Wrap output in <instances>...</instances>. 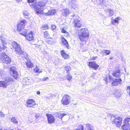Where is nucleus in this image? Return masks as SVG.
I'll use <instances>...</instances> for the list:
<instances>
[{
  "instance_id": "obj_25",
  "label": "nucleus",
  "mask_w": 130,
  "mask_h": 130,
  "mask_svg": "<svg viewBox=\"0 0 130 130\" xmlns=\"http://www.w3.org/2000/svg\"><path fill=\"white\" fill-rule=\"evenodd\" d=\"M4 81L6 83L10 84L11 82H12L13 81V79L12 78L10 77H7L4 79Z\"/></svg>"
},
{
  "instance_id": "obj_43",
  "label": "nucleus",
  "mask_w": 130,
  "mask_h": 130,
  "mask_svg": "<svg viewBox=\"0 0 130 130\" xmlns=\"http://www.w3.org/2000/svg\"><path fill=\"white\" fill-rule=\"evenodd\" d=\"M40 115L39 113L36 114L35 115V117L36 119H38L40 117Z\"/></svg>"
},
{
  "instance_id": "obj_44",
  "label": "nucleus",
  "mask_w": 130,
  "mask_h": 130,
  "mask_svg": "<svg viewBox=\"0 0 130 130\" xmlns=\"http://www.w3.org/2000/svg\"><path fill=\"white\" fill-rule=\"evenodd\" d=\"M36 0H27V2L29 3H33Z\"/></svg>"
},
{
  "instance_id": "obj_11",
  "label": "nucleus",
  "mask_w": 130,
  "mask_h": 130,
  "mask_svg": "<svg viewBox=\"0 0 130 130\" xmlns=\"http://www.w3.org/2000/svg\"><path fill=\"white\" fill-rule=\"evenodd\" d=\"M120 71L119 67H116L112 73V75L116 77H119L121 76Z\"/></svg>"
},
{
  "instance_id": "obj_32",
  "label": "nucleus",
  "mask_w": 130,
  "mask_h": 130,
  "mask_svg": "<svg viewBox=\"0 0 130 130\" xmlns=\"http://www.w3.org/2000/svg\"><path fill=\"white\" fill-rule=\"evenodd\" d=\"M107 12L108 13V14L110 17H111L113 15L114 12L113 11L110 9H108Z\"/></svg>"
},
{
  "instance_id": "obj_49",
  "label": "nucleus",
  "mask_w": 130,
  "mask_h": 130,
  "mask_svg": "<svg viewBox=\"0 0 130 130\" xmlns=\"http://www.w3.org/2000/svg\"><path fill=\"white\" fill-rule=\"evenodd\" d=\"M97 58V57H94L93 58V59L94 60H95L96 59V58Z\"/></svg>"
},
{
  "instance_id": "obj_46",
  "label": "nucleus",
  "mask_w": 130,
  "mask_h": 130,
  "mask_svg": "<svg viewBox=\"0 0 130 130\" xmlns=\"http://www.w3.org/2000/svg\"><path fill=\"white\" fill-rule=\"evenodd\" d=\"M0 114V115L1 117H4L5 115L2 112H1Z\"/></svg>"
},
{
  "instance_id": "obj_7",
  "label": "nucleus",
  "mask_w": 130,
  "mask_h": 130,
  "mask_svg": "<svg viewBox=\"0 0 130 130\" xmlns=\"http://www.w3.org/2000/svg\"><path fill=\"white\" fill-rule=\"evenodd\" d=\"M71 16L72 17L73 19V23L74 26L75 28H80L82 25L81 21L78 20L77 19L78 17L77 15L76 16L74 14H73Z\"/></svg>"
},
{
  "instance_id": "obj_52",
  "label": "nucleus",
  "mask_w": 130,
  "mask_h": 130,
  "mask_svg": "<svg viewBox=\"0 0 130 130\" xmlns=\"http://www.w3.org/2000/svg\"><path fill=\"white\" fill-rule=\"evenodd\" d=\"M4 130H8L7 129H5Z\"/></svg>"
},
{
  "instance_id": "obj_53",
  "label": "nucleus",
  "mask_w": 130,
  "mask_h": 130,
  "mask_svg": "<svg viewBox=\"0 0 130 130\" xmlns=\"http://www.w3.org/2000/svg\"><path fill=\"white\" fill-rule=\"evenodd\" d=\"M18 130H21V129H18Z\"/></svg>"
},
{
  "instance_id": "obj_5",
  "label": "nucleus",
  "mask_w": 130,
  "mask_h": 130,
  "mask_svg": "<svg viewBox=\"0 0 130 130\" xmlns=\"http://www.w3.org/2000/svg\"><path fill=\"white\" fill-rule=\"evenodd\" d=\"M89 35V31L87 28H82L79 35V39L81 41H85L87 38H88Z\"/></svg>"
},
{
  "instance_id": "obj_54",
  "label": "nucleus",
  "mask_w": 130,
  "mask_h": 130,
  "mask_svg": "<svg viewBox=\"0 0 130 130\" xmlns=\"http://www.w3.org/2000/svg\"><path fill=\"white\" fill-rule=\"evenodd\" d=\"M70 0H69V2H70ZM71 1H72V0H70Z\"/></svg>"
},
{
  "instance_id": "obj_48",
  "label": "nucleus",
  "mask_w": 130,
  "mask_h": 130,
  "mask_svg": "<svg viewBox=\"0 0 130 130\" xmlns=\"http://www.w3.org/2000/svg\"><path fill=\"white\" fill-rule=\"evenodd\" d=\"M2 50V48L1 47V46H0V52H1Z\"/></svg>"
},
{
  "instance_id": "obj_50",
  "label": "nucleus",
  "mask_w": 130,
  "mask_h": 130,
  "mask_svg": "<svg viewBox=\"0 0 130 130\" xmlns=\"http://www.w3.org/2000/svg\"><path fill=\"white\" fill-rule=\"evenodd\" d=\"M113 59V58L112 57H110L109 59Z\"/></svg>"
},
{
  "instance_id": "obj_20",
  "label": "nucleus",
  "mask_w": 130,
  "mask_h": 130,
  "mask_svg": "<svg viewBox=\"0 0 130 130\" xmlns=\"http://www.w3.org/2000/svg\"><path fill=\"white\" fill-rule=\"evenodd\" d=\"M61 55L64 59H67L69 58V55L66 54L63 50L61 51Z\"/></svg>"
},
{
  "instance_id": "obj_33",
  "label": "nucleus",
  "mask_w": 130,
  "mask_h": 130,
  "mask_svg": "<svg viewBox=\"0 0 130 130\" xmlns=\"http://www.w3.org/2000/svg\"><path fill=\"white\" fill-rule=\"evenodd\" d=\"M48 28V26L46 24L43 25L41 27V30H43L47 29Z\"/></svg>"
},
{
  "instance_id": "obj_6",
  "label": "nucleus",
  "mask_w": 130,
  "mask_h": 130,
  "mask_svg": "<svg viewBox=\"0 0 130 130\" xmlns=\"http://www.w3.org/2000/svg\"><path fill=\"white\" fill-rule=\"evenodd\" d=\"M1 59L2 62L7 64H9L11 62V59L4 52L1 54Z\"/></svg>"
},
{
  "instance_id": "obj_13",
  "label": "nucleus",
  "mask_w": 130,
  "mask_h": 130,
  "mask_svg": "<svg viewBox=\"0 0 130 130\" xmlns=\"http://www.w3.org/2000/svg\"><path fill=\"white\" fill-rule=\"evenodd\" d=\"M88 65L89 67L93 68L95 70H96L99 67V66L95 62H90Z\"/></svg>"
},
{
  "instance_id": "obj_17",
  "label": "nucleus",
  "mask_w": 130,
  "mask_h": 130,
  "mask_svg": "<svg viewBox=\"0 0 130 130\" xmlns=\"http://www.w3.org/2000/svg\"><path fill=\"white\" fill-rule=\"evenodd\" d=\"M69 10L67 8L62 9L61 10L62 14L64 17L67 16L69 13Z\"/></svg>"
},
{
  "instance_id": "obj_38",
  "label": "nucleus",
  "mask_w": 130,
  "mask_h": 130,
  "mask_svg": "<svg viewBox=\"0 0 130 130\" xmlns=\"http://www.w3.org/2000/svg\"><path fill=\"white\" fill-rule=\"evenodd\" d=\"M23 82L27 83L29 82V80L27 78H24L23 79Z\"/></svg>"
},
{
  "instance_id": "obj_18",
  "label": "nucleus",
  "mask_w": 130,
  "mask_h": 130,
  "mask_svg": "<svg viewBox=\"0 0 130 130\" xmlns=\"http://www.w3.org/2000/svg\"><path fill=\"white\" fill-rule=\"evenodd\" d=\"M61 41L63 44L68 49L69 48V46L68 42L65 38L62 37L61 38Z\"/></svg>"
},
{
  "instance_id": "obj_19",
  "label": "nucleus",
  "mask_w": 130,
  "mask_h": 130,
  "mask_svg": "<svg viewBox=\"0 0 130 130\" xmlns=\"http://www.w3.org/2000/svg\"><path fill=\"white\" fill-rule=\"evenodd\" d=\"M121 91L118 90H115V92L113 93V95L116 97H120L121 96Z\"/></svg>"
},
{
  "instance_id": "obj_3",
  "label": "nucleus",
  "mask_w": 130,
  "mask_h": 130,
  "mask_svg": "<svg viewBox=\"0 0 130 130\" xmlns=\"http://www.w3.org/2000/svg\"><path fill=\"white\" fill-rule=\"evenodd\" d=\"M108 117H111V120L113 124L118 127H120L122 124V118L119 116H116V115L108 113L107 115Z\"/></svg>"
},
{
  "instance_id": "obj_42",
  "label": "nucleus",
  "mask_w": 130,
  "mask_h": 130,
  "mask_svg": "<svg viewBox=\"0 0 130 130\" xmlns=\"http://www.w3.org/2000/svg\"><path fill=\"white\" fill-rule=\"evenodd\" d=\"M61 32L62 33H67L68 34V32L64 28H62L61 29Z\"/></svg>"
},
{
  "instance_id": "obj_15",
  "label": "nucleus",
  "mask_w": 130,
  "mask_h": 130,
  "mask_svg": "<svg viewBox=\"0 0 130 130\" xmlns=\"http://www.w3.org/2000/svg\"><path fill=\"white\" fill-rule=\"evenodd\" d=\"M27 106L29 107H32L36 104L35 101L32 99L28 100L27 102Z\"/></svg>"
},
{
  "instance_id": "obj_47",
  "label": "nucleus",
  "mask_w": 130,
  "mask_h": 130,
  "mask_svg": "<svg viewBox=\"0 0 130 130\" xmlns=\"http://www.w3.org/2000/svg\"><path fill=\"white\" fill-rule=\"evenodd\" d=\"M37 94H40V92L39 91H38L37 92Z\"/></svg>"
},
{
  "instance_id": "obj_36",
  "label": "nucleus",
  "mask_w": 130,
  "mask_h": 130,
  "mask_svg": "<svg viewBox=\"0 0 130 130\" xmlns=\"http://www.w3.org/2000/svg\"><path fill=\"white\" fill-rule=\"evenodd\" d=\"M34 71L36 73H40L41 72V71L39 70V69L37 66H36V67L34 69Z\"/></svg>"
},
{
  "instance_id": "obj_24",
  "label": "nucleus",
  "mask_w": 130,
  "mask_h": 130,
  "mask_svg": "<svg viewBox=\"0 0 130 130\" xmlns=\"http://www.w3.org/2000/svg\"><path fill=\"white\" fill-rule=\"evenodd\" d=\"M86 125L87 130H94V127L91 124L88 123L86 124Z\"/></svg>"
},
{
  "instance_id": "obj_8",
  "label": "nucleus",
  "mask_w": 130,
  "mask_h": 130,
  "mask_svg": "<svg viewBox=\"0 0 130 130\" xmlns=\"http://www.w3.org/2000/svg\"><path fill=\"white\" fill-rule=\"evenodd\" d=\"M109 80L110 83L112 82L111 85L113 86H117L118 84H121V83L122 80L120 78L118 79L114 78L111 77L110 75L109 76Z\"/></svg>"
},
{
  "instance_id": "obj_40",
  "label": "nucleus",
  "mask_w": 130,
  "mask_h": 130,
  "mask_svg": "<svg viewBox=\"0 0 130 130\" xmlns=\"http://www.w3.org/2000/svg\"><path fill=\"white\" fill-rule=\"evenodd\" d=\"M67 78L68 80H70L72 79V77L69 74L67 76Z\"/></svg>"
},
{
  "instance_id": "obj_9",
  "label": "nucleus",
  "mask_w": 130,
  "mask_h": 130,
  "mask_svg": "<svg viewBox=\"0 0 130 130\" xmlns=\"http://www.w3.org/2000/svg\"><path fill=\"white\" fill-rule=\"evenodd\" d=\"M70 99L69 96L67 95H65L63 96L61 102L63 105H67L70 103Z\"/></svg>"
},
{
  "instance_id": "obj_4",
  "label": "nucleus",
  "mask_w": 130,
  "mask_h": 130,
  "mask_svg": "<svg viewBox=\"0 0 130 130\" xmlns=\"http://www.w3.org/2000/svg\"><path fill=\"white\" fill-rule=\"evenodd\" d=\"M27 23L26 20L23 19L20 21V23L17 26V30L19 32L20 34L25 36L26 35L27 30L24 29L25 25Z\"/></svg>"
},
{
  "instance_id": "obj_51",
  "label": "nucleus",
  "mask_w": 130,
  "mask_h": 130,
  "mask_svg": "<svg viewBox=\"0 0 130 130\" xmlns=\"http://www.w3.org/2000/svg\"><path fill=\"white\" fill-rule=\"evenodd\" d=\"M47 78H48L47 77V78H45V80H46V79Z\"/></svg>"
},
{
  "instance_id": "obj_14",
  "label": "nucleus",
  "mask_w": 130,
  "mask_h": 130,
  "mask_svg": "<svg viewBox=\"0 0 130 130\" xmlns=\"http://www.w3.org/2000/svg\"><path fill=\"white\" fill-rule=\"evenodd\" d=\"M69 6L71 8L75 9L77 7V5L75 4V2L74 0H72V1L69 0Z\"/></svg>"
},
{
  "instance_id": "obj_45",
  "label": "nucleus",
  "mask_w": 130,
  "mask_h": 130,
  "mask_svg": "<svg viewBox=\"0 0 130 130\" xmlns=\"http://www.w3.org/2000/svg\"><path fill=\"white\" fill-rule=\"evenodd\" d=\"M51 28L52 29H55L56 28V26L55 25H52Z\"/></svg>"
},
{
  "instance_id": "obj_37",
  "label": "nucleus",
  "mask_w": 130,
  "mask_h": 130,
  "mask_svg": "<svg viewBox=\"0 0 130 130\" xmlns=\"http://www.w3.org/2000/svg\"><path fill=\"white\" fill-rule=\"evenodd\" d=\"M64 70H66L67 72H68L70 70V67L69 66L65 67L64 68Z\"/></svg>"
},
{
  "instance_id": "obj_34",
  "label": "nucleus",
  "mask_w": 130,
  "mask_h": 130,
  "mask_svg": "<svg viewBox=\"0 0 130 130\" xmlns=\"http://www.w3.org/2000/svg\"><path fill=\"white\" fill-rule=\"evenodd\" d=\"M100 4L101 5L107 6V5L106 4V0H100Z\"/></svg>"
},
{
  "instance_id": "obj_31",
  "label": "nucleus",
  "mask_w": 130,
  "mask_h": 130,
  "mask_svg": "<svg viewBox=\"0 0 130 130\" xmlns=\"http://www.w3.org/2000/svg\"><path fill=\"white\" fill-rule=\"evenodd\" d=\"M10 119L11 121L13 123L16 124L18 123V121L15 117H12V118H10Z\"/></svg>"
},
{
  "instance_id": "obj_1",
  "label": "nucleus",
  "mask_w": 130,
  "mask_h": 130,
  "mask_svg": "<svg viewBox=\"0 0 130 130\" xmlns=\"http://www.w3.org/2000/svg\"><path fill=\"white\" fill-rule=\"evenodd\" d=\"M11 45L12 47H11V49L12 50H14L16 53L18 54L19 55L23 54L25 56V55H26V56H25V57L27 60L26 62V64L27 67L31 68L32 67H33V63L31 62V61L27 57V55L26 54H25L24 53V52L21 50L20 45L15 42H12Z\"/></svg>"
},
{
  "instance_id": "obj_29",
  "label": "nucleus",
  "mask_w": 130,
  "mask_h": 130,
  "mask_svg": "<svg viewBox=\"0 0 130 130\" xmlns=\"http://www.w3.org/2000/svg\"><path fill=\"white\" fill-rule=\"evenodd\" d=\"M0 39L2 43V44L4 46L5 48H6V47L5 46V45L6 44V43L5 42V39L4 37L2 36H1Z\"/></svg>"
},
{
  "instance_id": "obj_10",
  "label": "nucleus",
  "mask_w": 130,
  "mask_h": 130,
  "mask_svg": "<svg viewBox=\"0 0 130 130\" xmlns=\"http://www.w3.org/2000/svg\"><path fill=\"white\" fill-rule=\"evenodd\" d=\"M10 71L11 73H12V76L15 79L18 77V75L17 72L16 71L15 68L14 67L12 66L10 68Z\"/></svg>"
},
{
  "instance_id": "obj_30",
  "label": "nucleus",
  "mask_w": 130,
  "mask_h": 130,
  "mask_svg": "<svg viewBox=\"0 0 130 130\" xmlns=\"http://www.w3.org/2000/svg\"><path fill=\"white\" fill-rule=\"evenodd\" d=\"M130 122V118L127 117L124 120L123 123L127 124H130L129 122Z\"/></svg>"
},
{
  "instance_id": "obj_28",
  "label": "nucleus",
  "mask_w": 130,
  "mask_h": 130,
  "mask_svg": "<svg viewBox=\"0 0 130 130\" xmlns=\"http://www.w3.org/2000/svg\"><path fill=\"white\" fill-rule=\"evenodd\" d=\"M57 116L62 120L63 117L67 115L66 114L64 113H60L57 112L56 113Z\"/></svg>"
},
{
  "instance_id": "obj_16",
  "label": "nucleus",
  "mask_w": 130,
  "mask_h": 130,
  "mask_svg": "<svg viewBox=\"0 0 130 130\" xmlns=\"http://www.w3.org/2000/svg\"><path fill=\"white\" fill-rule=\"evenodd\" d=\"M56 9H52L48 11V12L46 13L43 12L42 13L43 15H51L54 14L56 12Z\"/></svg>"
},
{
  "instance_id": "obj_21",
  "label": "nucleus",
  "mask_w": 130,
  "mask_h": 130,
  "mask_svg": "<svg viewBox=\"0 0 130 130\" xmlns=\"http://www.w3.org/2000/svg\"><path fill=\"white\" fill-rule=\"evenodd\" d=\"M121 127L123 130H130V124H127L123 123Z\"/></svg>"
},
{
  "instance_id": "obj_26",
  "label": "nucleus",
  "mask_w": 130,
  "mask_h": 130,
  "mask_svg": "<svg viewBox=\"0 0 130 130\" xmlns=\"http://www.w3.org/2000/svg\"><path fill=\"white\" fill-rule=\"evenodd\" d=\"M23 14L24 16V17L27 19H28L29 18V13L28 11L26 10H24L23 12Z\"/></svg>"
},
{
  "instance_id": "obj_39",
  "label": "nucleus",
  "mask_w": 130,
  "mask_h": 130,
  "mask_svg": "<svg viewBox=\"0 0 130 130\" xmlns=\"http://www.w3.org/2000/svg\"><path fill=\"white\" fill-rule=\"evenodd\" d=\"M84 127L82 125H80L79 126L78 128L76 130H83Z\"/></svg>"
},
{
  "instance_id": "obj_27",
  "label": "nucleus",
  "mask_w": 130,
  "mask_h": 130,
  "mask_svg": "<svg viewBox=\"0 0 130 130\" xmlns=\"http://www.w3.org/2000/svg\"><path fill=\"white\" fill-rule=\"evenodd\" d=\"M120 19L121 18L120 17H117L114 20H111V23L113 25H115V23H118L119 21L120 20Z\"/></svg>"
},
{
  "instance_id": "obj_35",
  "label": "nucleus",
  "mask_w": 130,
  "mask_h": 130,
  "mask_svg": "<svg viewBox=\"0 0 130 130\" xmlns=\"http://www.w3.org/2000/svg\"><path fill=\"white\" fill-rule=\"evenodd\" d=\"M44 36L46 38H49L50 37V36L48 31H45L44 32Z\"/></svg>"
},
{
  "instance_id": "obj_12",
  "label": "nucleus",
  "mask_w": 130,
  "mask_h": 130,
  "mask_svg": "<svg viewBox=\"0 0 130 130\" xmlns=\"http://www.w3.org/2000/svg\"><path fill=\"white\" fill-rule=\"evenodd\" d=\"M46 116L47 117V121L48 124H50L55 122V119L53 115L49 113H46Z\"/></svg>"
},
{
  "instance_id": "obj_2",
  "label": "nucleus",
  "mask_w": 130,
  "mask_h": 130,
  "mask_svg": "<svg viewBox=\"0 0 130 130\" xmlns=\"http://www.w3.org/2000/svg\"><path fill=\"white\" fill-rule=\"evenodd\" d=\"M46 3L45 1H36L33 4H30L29 5L31 8H34V10L36 12V13L39 15L43 13Z\"/></svg>"
},
{
  "instance_id": "obj_41",
  "label": "nucleus",
  "mask_w": 130,
  "mask_h": 130,
  "mask_svg": "<svg viewBox=\"0 0 130 130\" xmlns=\"http://www.w3.org/2000/svg\"><path fill=\"white\" fill-rule=\"evenodd\" d=\"M105 53L107 55H109L110 53V52L108 50H105Z\"/></svg>"
},
{
  "instance_id": "obj_22",
  "label": "nucleus",
  "mask_w": 130,
  "mask_h": 130,
  "mask_svg": "<svg viewBox=\"0 0 130 130\" xmlns=\"http://www.w3.org/2000/svg\"><path fill=\"white\" fill-rule=\"evenodd\" d=\"M25 37L26 39L29 41H31L34 39L31 33L26 35Z\"/></svg>"
},
{
  "instance_id": "obj_23",
  "label": "nucleus",
  "mask_w": 130,
  "mask_h": 130,
  "mask_svg": "<svg viewBox=\"0 0 130 130\" xmlns=\"http://www.w3.org/2000/svg\"><path fill=\"white\" fill-rule=\"evenodd\" d=\"M9 85V84L6 83L4 81H0V87H2L6 88Z\"/></svg>"
}]
</instances>
